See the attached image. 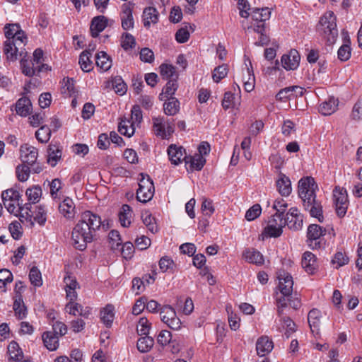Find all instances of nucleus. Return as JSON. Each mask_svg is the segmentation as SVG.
Masks as SVG:
<instances>
[{
	"mask_svg": "<svg viewBox=\"0 0 362 362\" xmlns=\"http://www.w3.org/2000/svg\"><path fill=\"white\" fill-rule=\"evenodd\" d=\"M42 340L45 347L49 351H55L59 346V337L52 332H46L42 334Z\"/></svg>",
	"mask_w": 362,
	"mask_h": 362,
	"instance_id": "c756f323",
	"label": "nucleus"
},
{
	"mask_svg": "<svg viewBox=\"0 0 362 362\" xmlns=\"http://www.w3.org/2000/svg\"><path fill=\"white\" fill-rule=\"evenodd\" d=\"M62 93L66 96H71L75 93L74 81L73 78H64Z\"/></svg>",
	"mask_w": 362,
	"mask_h": 362,
	"instance_id": "3c124183",
	"label": "nucleus"
},
{
	"mask_svg": "<svg viewBox=\"0 0 362 362\" xmlns=\"http://www.w3.org/2000/svg\"><path fill=\"white\" fill-rule=\"evenodd\" d=\"M351 47L347 43H344L338 49V58L342 61H347L351 57Z\"/></svg>",
	"mask_w": 362,
	"mask_h": 362,
	"instance_id": "0e129e2a",
	"label": "nucleus"
},
{
	"mask_svg": "<svg viewBox=\"0 0 362 362\" xmlns=\"http://www.w3.org/2000/svg\"><path fill=\"white\" fill-rule=\"evenodd\" d=\"M112 86L115 92L120 95H124L127 92V86L119 77L115 78L114 79Z\"/></svg>",
	"mask_w": 362,
	"mask_h": 362,
	"instance_id": "69168bd1",
	"label": "nucleus"
},
{
	"mask_svg": "<svg viewBox=\"0 0 362 362\" xmlns=\"http://www.w3.org/2000/svg\"><path fill=\"white\" fill-rule=\"evenodd\" d=\"M30 168L28 165H20L16 168V174L19 181H26L30 175Z\"/></svg>",
	"mask_w": 362,
	"mask_h": 362,
	"instance_id": "bf43d9fd",
	"label": "nucleus"
},
{
	"mask_svg": "<svg viewBox=\"0 0 362 362\" xmlns=\"http://www.w3.org/2000/svg\"><path fill=\"white\" fill-rule=\"evenodd\" d=\"M141 176L136 199L141 202L146 203L153 198L155 189L153 182L148 175L141 174Z\"/></svg>",
	"mask_w": 362,
	"mask_h": 362,
	"instance_id": "39448f33",
	"label": "nucleus"
},
{
	"mask_svg": "<svg viewBox=\"0 0 362 362\" xmlns=\"http://www.w3.org/2000/svg\"><path fill=\"white\" fill-rule=\"evenodd\" d=\"M133 217V211L132 208L127 205H122L119 212V220L123 227H129L131 224V220Z\"/></svg>",
	"mask_w": 362,
	"mask_h": 362,
	"instance_id": "7c9ffc66",
	"label": "nucleus"
},
{
	"mask_svg": "<svg viewBox=\"0 0 362 362\" xmlns=\"http://www.w3.org/2000/svg\"><path fill=\"white\" fill-rule=\"evenodd\" d=\"M270 14L271 11L269 8H262L261 9L253 8L250 15H251L252 19L257 23L252 25L254 26L255 25H256L264 23L265 21L269 18Z\"/></svg>",
	"mask_w": 362,
	"mask_h": 362,
	"instance_id": "bb28decb",
	"label": "nucleus"
},
{
	"mask_svg": "<svg viewBox=\"0 0 362 362\" xmlns=\"http://www.w3.org/2000/svg\"><path fill=\"white\" fill-rule=\"evenodd\" d=\"M298 195L303 201L305 209H308L315 203L317 185L312 177L301 178L298 182Z\"/></svg>",
	"mask_w": 362,
	"mask_h": 362,
	"instance_id": "f03ea898",
	"label": "nucleus"
},
{
	"mask_svg": "<svg viewBox=\"0 0 362 362\" xmlns=\"http://www.w3.org/2000/svg\"><path fill=\"white\" fill-rule=\"evenodd\" d=\"M205 162L206 160L203 156L196 154L194 156H187L185 163H189L192 170H200L204 167Z\"/></svg>",
	"mask_w": 362,
	"mask_h": 362,
	"instance_id": "a19ab883",
	"label": "nucleus"
},
{
	"mask_svg": "<svg viewBox=\"0 0 362 362\" xmlns=\"http://www.w3.org/2000/svg\"><path fill=\"white\" fill-rule=\"evenodd\" d=\"M177 83L176 78H171L168 80L165 86L163 88L162 93L159 95L160 100H164L170 97H173L177 89Z\"/></svg>",
	"mask_w": 362,
	"mask_h": 362,
	"instance_id": "473e14b6",
	"label": "nucleus"
},
{
	"mask_svg": "<svg viewBox=\"0 0 362 362\" xmlns=\"http://www.w3.org/2000/svg\"><path fill=\"white\" fill-rule=\"evenodd\" d=\"M293 90H299L300 95H303L304 89L300 86H293L286 87L285 88L281 89L279 93L276 95V98L277 100L285 101L286 100L291 99V96L293 95Z\"/></svg>",
	"mask_w": 362,
	"mask_h": 362,
	"instance_id": "2f4dec72",
	"label": "nucleus"
},
{
	"mask_svg": "<svg viewBox=\"0 0 362 362\" xmlns=\"http://www.w3.org/2000/svg\"><path fill=\"white\" fill-rule=\"evenodd\" d=\"M101 224L99 216L90 211L83 212L72 230L71 239L74 247L79 250H85L87 244L93 240L96 231L99 230Z\"/></svg>",
	"mask_w": 362,
	"mask_h": 362,
	"instance_id": "f257e3e1",
	"label": "nucleus"
},
{
	"mask_svg": "<svg viewBox=\"0 0 362 362\" xmlns=\"http://www.w3.org/2000/svg\"><path fill=\"white\" fill-rule=\"evenodd\" d=\"M334 203L337 215L344 217L346 214L349 206L346 190L340 187H337L333 191Z\"/></svg>",
	"mask_w": 362,
	"mask_h": 362,
	"instance_id": "6e6552de",
	"label": "nucleus"
},
{
	"mask_svg": "<svg viewBox=\"0 0 362 362\" xmlns=\"http://www.w3.org/2000/svg\"><path fill=\"white\" fill-rule=\"evenodd\" d=\"M144 26L150 27L151 23H156L158 20V13L153 7H148L144 11Z\"/></svg>",
	"mask_w": 362,
	"mask_h": 362,
	"instance_id": "4c0bfd02",
	"label": "nucleus"
},
{
	"mask_svg": "<svg viewBox=\"0 0 362 362\" xmlns=\"http://www.w3.org/2000/svg\"><path fill=\"white\" fill-rule=\"evenodd\" d=\"M5 36L7 40H20L24 39L26 41L27 38L25 33L20 29L18 24H7L5 25Z\"/></svg>",
	"mask_w": 362,
	"mask_h": 362,
	"instance_id": "4be33fe9",
	"label": "nucleus"
},
{
	"mask_svg": "<svg viewBox=\"0 0 362 362\" xmlns=\"http://www.w3.org/2000/svg\"><path fill=\"white\" fill-rule=\"evenodd\" d=\"M142 113L139 105H134L132 110L131 119H122L118 126L119 132L127 137H131L135 132V125H139L142 121Z\"/></svg>",
	"mask_w": 362,
	"mask_h": 362,
	"instance_id": "20e7f679",
	"label": "nucleus"
},
{
	"mask_svg": "<svg viewBox=\"0 0 362 362\" xmlns=\"http://www.w3.org/2000/svg\"><path fill=\"white\" fill-rule=\"evenodd\" d=\"M167 151L172 164L177 165L183 160L186 163L187 156L185 149L182 146L171 144L168 146Z\"/></svg>",
	"mask_w": 362,
	"mask_h": 362,
	"instance_id": "2eb2a0df",
	"label": "nucleus"
},
{
	"mask_svg": "<svg viewBox=\"0 0 362 362\" xmlns=\"http://www.w3.org/2000/svg\"><path fill=\"white\" fill-rule=\"evenodd\" d=\"M62 155V148L56 144H49L47 148V163L54 167L61 160Z\"/></svg>",
	"mask_w": 362,
	"mask_h": 362,
	"instance_id": "b1692460",
	"label": "nucleus"
},
{
	"mask_svg": "<svg viewBox=\"0 0 362 362\" xmlns=\"http://www.w3.org/2000/svg\"><path fill=\"white\" fill-rule=\"evenodd\" d=\"M286 225L293 230H298L303 226V216L297 208H291L284 218Z\"/></svg>",
	"mask_w": 362,
	"mask_h": 362,
	"instance_id": "ddd939ff",
	"label": "nucleus"
},
{
	"mask_svg": "<svg viewBox=\"0 0 362 362\" xmlns=\"http://www.w3.org/2000/svg\"><path fill=\"white\" fill-rule=\"evenodd\" d=\"M60 214L67 220H74L76 215V206L74 201L66 197L59 205Z\"/></svg>",
	"mask_w": 362,
	"mask_h": 362,
	"instance_id": "f3484780",
	"label": "nucleus"
},
{
	"mask_svg": "<svg viewBox=\"0 0 362 362\" xmlns=\"http://www.w3.org/2000/svg\"><path fill=\"white\" fill-rule=\"evenodd\" d=\"M243 257L247 262L256 265H262L264 262L263 255L260 252L254 248L247 249L244 251Z\"/></svg>",
	"mask_w": 362,
	"mask_h": 362,
	"instance_id": "a878e982",
	"label": "nucleus"
},
{
	"mask_svg": "<svg viewBox=\"0 0 362 362\" xmlns=\"http://www.w3.org/2000/svg\"><path fill=\"white\" fill-rule=\"evenodd\" d=\"M13 281L12 273L6 269H0V289L3 291H6V286L7 284L11 283Z\"/></svg>",
	"mask_w": 362,
	"mask_h": 362,
	"instance_id": "09e8293b",
	"label": "nucleus"
},
{
	"mask_svg": "<svg viewBox=\"0 0 362 362\" xmlns=\"http://www.w3.org/2000/svg\"><path fill=\"white\" fill-rule=\"evenodd\" d=\"M302 266L306 272L313 274L317 269L315 256L310 252H305L303 256Z\"/></svg>",
	"mask_w": 362,
	"mask_h": 362,
	"instance_id": "cd10ccee",
	"label": "nucleus"
},
{
	"mask_svg": "<svg viewBox=\"0 0 362 362\" xmlns=\"http://www.w3.org/2000/svg\"><path fill=\"white\" fill-rule=\"evenodd\" d=\"M273 348V341L267 336L259 337L256 342V351L257 355L259 356H266L272 351Z\"/></svg>",
	"mask_w": 362,
	"mask_h": 362,
	"instance_id": "6ab92c4d",
	"label": "nucleus"
},
{
	"mask_svg": "<svg viewBox=\"0 0 362 362\" xmlns=\"http://www.w3.org/2000/svg\"><path fill=\"white\" fill-rule=\"evenodd\" d=\"M136 41L134 37L129 33H124L122 36L121 46L122 47L127 50L134 47Z\"/></svg>",
	"mask_w": 362,
	"mask_h": 362,
	"instance_id": "13d9d810",
	"label": "nucleus"
},
{
	"mask_svg": "<svg viewBox=\"0 0 362 362\" xmlns=\"http://www.w3.org/2000/svg\"><path fill=\"white\" fill-rule=\"evenodd\" d=\"M100 318L103 322L109 327L112 325L115 318V308L112 305H107L100 311Z\"/></svg>",
	"mask_w": 362,
	"mask_h": 362,
	"instance_id": "72a5a7b5",
	"label": "nucleus"
},
{
	"mask_svg": "<svg viewBox=\"0 0 362 362\" xmlns=\"http://www.w3.org/2000/svg\"><path fill=\"white\" fill-rule=\"evenodd\" d=\"M38 156L37 149L27 144L20 148V158L23 163L28 165H33L35 163Z\"/></svg>",
	"mask_w": 362,
	"mask_h": 362,
	"instance_id": "4468645a",
	"label": "nucleus"
},
{
	"mask_svg": "<svg viewBox=\"0 0 362 362\" xmlns=\"http://www.w3.org/2000/svg\"><path fill=\"white\" fill-rule=\"evenodd\" d=\"M278 192L281 195L288 197L292 192L291 182L288 177L283 173H280L279 178L276 182Z\"/></svg>",
	"mask_w": 362,
	"mask_h": 362,
	"instance_id": "412c9836",
	"label": "nucleus"
},
{
	"mask_svg": "<svg viewBox=\"0 0 362 362\" xmlns=\"http://www.w3.org/2000/svg\"><path fill=\"white\" fill-rule=\"evenodd\" d=\"M326 230L317 224H311L308 228L307 238L309 247L313 249L320 247V242L317 241L325 235Z\"/></svg>",
	"mask_w": 362,
	"mask_h": 362,
	"instance_id": "9b49d317",
	"label": "nucleus"
},
{
	"mask_svg": "<svg viewBox=\"0 0 362 362\" xmlns=\"http://www.w3.org/2000/svg\"><path fill=\"white\" fill-rule=\"evenodd\" d=\"M228 71V68L227 64H222L218 66V67L215 68L214 71L212 75L213 80L215 82L218 83L221 79L224 78L227 76Z\"/></svg>",
	"mask_w": 362,
	"mask_h": 362,
	"instance_id": "8fccbe9b",
	"label": "nucleus"
},
{
	"mask_svg": "<svg viewBox=\"0 0 362 362\" xmlns=\"http://www.w3.org/2000/svg\"><path fill=\"white\" fill-rule=\"evenodd\" d=\"M151 324L146 317H141L137 325L136 330L139 335H147L150 330Z\"/></svg>",
	"mask_w": 362,
	"mask_h": 362,
	"instance_id": "6e6d98bb",
	"label": "nucleus"
},
{
	"mask_svg": "<svg viewBox=\"0 0 362 362\" xmlns=\"http://www.w3.org/2000/svg\"><path fill=\"white\" fill-rule=\"evenodd\" d=\"M300 57L296 49H291L288 54H284L281 57V64L286 70H295L298 68Z\"/></svg>",
	"mask_w": 362,
	"mask_h": 362,
	"instance_id": "dca6fc26",
	"label": "nucleus"
},
{
	"mask_svg": "<svg viewBox=\"0 0 362 362\" xmlns=\"http://www.w3.org/2000/svg\"><path fill=\"white\" fill-rule=\"evenodd\" d=\"M261 212V206L258 204H254L246 211L245 218L250 221H253L260 216Z\"/></svg>",
	"mask_w": 362,
	"mask_h": 362,
	"instance_id": "5fc2aeb1",
	"label": "nucleus"
},
{
	"mask_svg": "<svg viewBox=\"0 0 362 362\" xmlns=\"http://www.w3.org/2000/svg\"><path fill=\"white\" fill-rule=\"evenodd\" d=\"M9 231L15 240L19 239L22 235V226L20 222L13 221L8 226Z\"/></svg>",
	"mask_w": 362,
	"mask_h": 362,
	"instance_id": "052dcab7",
	"label": "nucleus"
},
{
	"mask_svg": "<svg viewBox=\"0 0 362 362\" xmlns=\"http://www.w3.org/2000/svg\"><path fill=\"white\" fill-rule=\"evenodd\" d=\"M161 320L166 324L168 327L174 330H179L182 327V322L177 316L176 312L170 305H164L160 309Z\"/></svg>",
	"mask_w": 362,
	"mask_h": 362,
	"instance_id": "9d476101",
	"label": "nucleus"
},
{
	"mask_svg": "<svg viewBox=\"0 0 362 362\" xmlns=\"http://www.w3.org/2000/svg\"><path fill=\"white\" fill-rule=\"evenodd\" d=\"M164 100L163 111L166 115L173 116L178 113L180 111V102L176 98L170 97Z\"/></svg>",
	"mask_w": 362,
	"mask_h": 362,
	"instance_id": "c85d7f7f",
	"label": "nucleus"
},
{
	"mask_svg": "<svg viewBox=\"0 0 362 362\" xmlns=\"http://www.w3.org/2000/svg\"><path fill=\"white\" fill-rule=\"evenodd\" d=\"M154 344V340L152 337L146 335L141 337L137 341V349L141 353H146L151 350Z\"/></svg>",
	"mask_w": 362,
	"mask_h": 362,
	"instance_id": "37998d69",
	"label": "nucleus"
},
{
	"mask_svg": "<svg viewBox=\"0 0 362 362\" xmlns=\"http://www.w3.org/2000/svg\"><path fill=\"white\" fill-rule=\"evenodd\" d=\"M31 107L32 105L30 99L26 97H23L17 101L16 110L18 115L25 117L29 115Z\"/></svg>",
	"mask_w": 362,
	"mask_h": 362,
	"instance_id": "c9c22d12",
	"label": "nucleus"
},
{
	"mask_svg": "<svg viewBox=\"0 0 362 362\" xmlns=\"http://www.w3.org/2000/svg\"><path fill=\"white\" fill-rule=\"evenodd\" d=\"M123 13L124 16L122 19V26L123 29L129 30L132 28L134 26V20L131 8L127 5H124L123 6Z\"/></svg>",
	"mask_w": 362,
	"mask_h": 362,
	"instance_id": "58836bf2",
	"label": "nucleus"
},
{
	"mask_svg": "<svg viewBox=\"0 0 362 362\" xmlns=\"http://www.w3.org/2000/svg\"><path fill=\"white\" fill-rule=\"evenodd\" d=\"M174 266L173 260L168 256H164L159 261V268L162 272L172 269Z\"/></svg>",
	"mask_w": 362,
	"mask_h": 362,
	"instance_id": "338daca9",
	"label": "nucleus"
},
{
	"mask_svg": "<svg viewBox=\"0 0 362 362\" xmlns=\"http://www.w3.org/2000/svg\"><path fill=\"white\" fill-rule=\"evenodd\" d=\"M283 216L276 213L269 221L267 226L264 229L263 234L268 237L277 238L282 234V228L286 226Z\"/></svg>",
	"mask_w": 362,
	"mask_h": 362,
	"instance_id": "1a4fd4ad",
	"label": "nucleus"
},
{
	"mask_svg": "<svg viewBox=\"0 0 362 362\" xmlns=\"http://www.w3.org/2000/svg\"><path fill=\"white\" fill-rule=\"evenodd\" d=\"M351 117L354 120L362 119V100H358L353 107Z\"/></svg>",
	"mask_w": 362,
	"mask_h": 362,
	"instance_id": "774afa93",
	"label": "nucleus"
},
{
	"mask_svg": "<svg viewBox=\"0 0 362 362\" xmlns=\"http://www.w3.org/2000/svg\"><path fill=\"white\" fill-rule=\"evenodd\" d=\"M51 136V130L47 126H42L35 132L36 139L41 143H47Z\"/></svg>",
	"mask_w": 362,
	"mask_h": 362,
	"instance_id": "de8ad7c7",
	"label": "nucleus"
},
{
	"mask_svg": "<svg viewBox=\"0 0 362 362\" xmlns=\"http://www.w3.org/2000/svg\"><path fill=\"white\" fill-rule=\"evenodd\" d=\"M339 101L337 99L331 97L327 100L322 102L319 107V112L325 115H331L335 112L338 108Z\"/></svg>",
	"mask_w": 362,
	"mask_h": 362,
	"instance_id": "393cba45",
	"label": "nucleus"
},
{
	"mask_svg": "<svg viewBox=\"0 0 362 362\" xmlns=\"http://www.w3.org/2000/svg\"><path fill=\"white\" fill-rule=\"evenodd\" d=\"M242 26L246 31H250V30H253L255 32L260 34L259 40L255 42V45L257 46H264L268 45L269 42V37L264 33V23H262L260 25H248L246 24L245 21H243L242 22Z\"/></svg>",
	"mask_w": 362,
	"mask_h": 362,
	"instance_id": "aec40b11",
	"label": "nucleus"
},
{
	"mask_svg": "<svg viewBox=\"0 0 362 362\" xmlns=\"http://www.w3.org/2000/svg\"><path fill=\"white\" fill-rule=\"evenodd\" d=\"M143 223L146 225L148 229L153 233L158 231V226L155 223V218L148 212H145L142 214Z\"/></svg>",
	"mask_w": 362,
	"mask_h": 362,
	"instance_id": "a18cd8bd",
	"label": "nucleus"
},
{
	"mask_svg": "<svg viewBox=\"0 0 362 362\" xmlns=\"http://www.w3.org/2000/svg\"><path fill=\"white\" fill-rule=\"evenodd\" d=\"M95 59L97 66L103 71H107L112 66V60L110 57L103 51L97 54Z\"/></svg>",
	"mask_w": 362,
	"mask_h": 362,
	"instance_id": "f704fd0d",
	"label": "nucleus"
},
{
	"mask_svg": "<svg viewBox=\"0 0 362 362\" xmlns=\"http://www.w3.org/2000/svg\"><path fill=\"white\" fill-rule=\"evenodd\" d=\"M26 41L24 39L20 40H6L4 42V53L9 61L14 62L18 56H23Z\"/></svg>",
	"mask_w": 362,
	"mask_h": 362,
	"instance_id": "423d86ee",
	"label": "nucleus"
},
{
	"mask_svg": "<svg viewBox=\"0 0 362 362\" xmlns=\"http://www.w3.org/2000/svg\"><path fill=\"white\" fill-rule=\"evenodd\" d=\"M201 210L204 216H211L215 211L212 200L204 198Z\"/></svg>",
	"mask_w": 362,
	"mask_h": 362,
	"instance_id": "680f3d73",
	"label": "nucleus"
},
{
	"mask_svg": "<svg viewBox=\"0 0 362 362\" xmlns=\"http://www.w3.org/2000/svg\"><path fill=\"white\" fill-rule=\"evenodd\" d=\"M310 211V214L313 217L317 218L319 221L322 222L323 216L322 215V209L320 203L317 201L315 203L312 204V205L308 209Z\"/></svg>",
	"mask_w": 362,
	"mask_h": 362,
	"instance_id": "e2e57ef3",
	"label": "nucleus"
},
{
	"mask_svg": "<svg viewBox=\"0 0 362 362\" xmlns=\"http://www.w3.org/2000/svg\"><path fill=\"white\" fill-rule=\"evenodd\" d=\"M153 127L155 134L162 139H167L174 132L173 122L165 119L164 117H153Z\"/></svg>",
	"mask_w": 362,
	"mask_h": 362,
	"instance_id": "0eeeda50",
	"label": "nucleus"
},
{
	"mask_svg": "<svg viewBox=\"0 0 362 362\" xmlns=\"http://www.w3.org/2000/svg\"><path fill=\"white\" fill-rule=\"evenodd\" d=\"M336 20L334 13L329 11L321 17L320 21V25L324 36L330 44L334 43L338 36Z\"/></svg>",
	"mask_w": 362,
	"mask_h": 362,
	"instance_id": "7ed1b4c3",
	"label": "nucleus"
},
{
	"mask_svg": "<svg viewBox=\"0 0 362 362\" xmlns=\"http://www.w3.org/2000/svg\"><path fill=\"white\" fill-rule=\"evenodd\" d=\"M107 25V18L104 16L94 17L91 21L90 33L93 37L98 36L99 33L104 30Z\"/></svg>",
	"mask_w": 362,
	"mask_h": 362,
	"instance_id": "5701e85b",
	"label": "nucleus"
},
{
	"mask_svg": "<svg viewBox=\"0 0 362 362\" xmlns=\"http://www.w3.org/2000/svg\"><path fill=\"white\" fill-rule=\"evenodd\" d=\"M308 320L313 333L316 332V334H318L320 327L325 320V317H323L319 310L313 309L308 313Z\"/></svg>",
	"mask_w": 362,
	"mask_h": 362,
	"instance_id": "a211bd4d",
	"label": "nucleus"
},
{
	"mask_svg": "<svg viewBox=\"0 0 362 362\" xmlns=\"http://www.w3.org/2000/svg\"><path fill=\"white\" fill-rule=\"evenodd\" d=\"M13 310L16 316H17L18 319L21 320L25 317L27 310L23 303V300L22 299L21 296H18L15 297V300L13 303Z\"/></svg>",
	"mask_w": 362,
	"mask_h": 362,
	"instance_id": "ea45409f",
	"label": "nucleus"
},
{
	"mask_svg": "<svg viewBox=\"0 0 362 362\" xmlns=\"http://www.w3.org/2000/svg\"><path fill=\"white\" fill-rule=\"evenodd\" d=\"M8 353L9 359L13 361H21L23 358V351L18 344L14 341H11L8 346Z\"/></svg>",
	"mask_w": 362,
	"mask_h": 362,
	"instance_id": "79ce46f5",
	"label": "nucleus"
},
{
	"mask_svg": "<svg viewBox=\"0 0 362 362\" xmlns=\"http://www.w3.org/2000/svg\"><path fill=\"white\" fill-rule=\"evenodd\" d=\"M43 57V52L40 49H37L35 50L33 53V59L32 64L33 66L37 68V72H40L42 70V68L45 66V64H42V59Z\"/></svg>",
	"mask_w": 362,
	"mask_h": 362,
	"instance_id": "4d7b16f0",
	"label": "nucleus"
},
{
	"mask_svg": "<svg viewBox=\"0 0 362 362\" xmlns=\"http://www.w3.org/2000/svg\"><path fill=\"white\" fill-rule=\"evenodd\" d=\"M29 279L30 283L35 286H40L42 284L41 273L36 267H33L30 269L29 273Z\"/></svg>",
	"mask_w": 362,
	"mask_h": 362,
	"instance_id": "603ef678",
	"label": "nucleus"
},
{
	"mask_svg": "<svg viewBox=\"0 0 362 362\" xmlns=\"http://www.w3.org/2000/svg\"><path fill=\"white\" fill-rule=\"evenodd\" d=\"M279 288L284 296H290L293 291V280L290 274L280 271L278 274Z\"/></svg>",
	"mask_w": 362,
	"mask_h": 362,
	"instance_id": "f8f14e48",
	"label": "nucleus"
},
{
	"mask_svg": "<svg viewBox=\"0 0 362 362\" xmlns=\"http://www.w3.org/2000/svg\"><path fill=\"white\" fill-rule=\"evenodd\" d=\"M91 55L90 49L84 50L80 54L78 63L83 71L89 72L93 68L92 61L90 60Z\"/></svg>",
	"mask_w": 362,
	"mask_h": 362,
	"instance_id": "e433bc0d",
	"label": "nucleus"
},
{
	"mask_svg": "<svg viewBox=\"0 0 362 362\" xmlns=\"http://www.w3.org/2000/svg\"><path fill=\"white\" fill-rule=\"evenodd\" d=\"M20 194L17 190L8 189L2 192L1 197L3 202L14 201L18 202L20 199Z\"/></svg>",
	"mask_w": 362,
	"mask_h": 362,
	"instance_id": "864d4df0",
	"label": "nucleus"
},
{
	"mask_svg": "<svg viewBox=\"0 0 362 362\" xmlns=\"http://www.w3.org/2000/svg\"><path fill=\"white\" fill-rule=\"evenodd\" d=\"M160 74L165 79H171L176 78L177 76H175V69L173 66L163 64L160 66Z\"/></svg>",
	"mask_w": 362,
	"mask_h": 362,
	"instance_id": "49530a36",
	"label": "nucleus"
},
{
	"mask_svg": "<svg viewBox=\"0 0 362 362\" xmlns=\"http://www.w3.org/2000/svg\"><path fill=\"white\" fill-rule=\"evenodd\" d=\"M26 196L28 197V200L33 203L35 204L38 202L40 198L42 195V189L40 187L34 186L31 188H28L26 190Z\"/></svg>",
	"mask_w": 362,
	"mask_h": 362,
	"instance_id": "c03bdc74",
	"label": "nucleus"
}]
</instances>
